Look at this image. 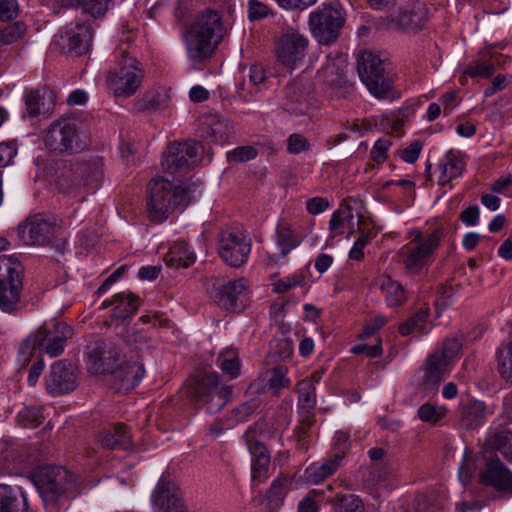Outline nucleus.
<instances>
[{
  "instance_id": "1",
  "label": "nucleus",
  "mask_w": 512,
  "mask_h": 512,
  "mask_svg": "<svg viewBox=\"0 0 512 512\" xmlns=\"http://www.w3.org/2000/svg\"><path fill=\"white\" fill-rule=\"evenodd\" d=\"M227 34L228 27L221 14L207 8L195 15L182 32L181 40L188 59L202 64L213 57Z\"/></svg>"
},
{
  "instance_id": "2",
  "label": "nucleus",
  "mask_w": 512,
  "mask_h": 512,
  "mask_svg": "<svg viewBox=\"0 0 512 512\" xmlns=\"http://www.w3.org/2000/svg\"><path fill=\"white\" fill-rule=\"evenodd\" d=\"M201 194L195 182L175 185L169 179L155 178L147 190V214L154 223L164 222L178 206L187 205Z\"/></svg>"
},
{
  "instance_id": "3",
  "label": "nucleus",
  "mask_w": 512,
  "mask_h": 512,
  "mask_svg": "<svg viewBox=\"0 0 512 512\" xmlns=\"http://www.w3.org/2000/svg\"><path fill=\"white\" fill-rule=\"evenodd\" d=\"M145 72L140 62L126 51H120V59L105 77V85L117 99L132 97L141 87Z\"/></svg>"
},
{
  "instance_id": "4",
  "label": "nucleus",
  "mask_w": 512,
  "mask_h": 512,
  "mask_svg": "<svg viewBox=\"0 0 512 512\" xmlns=\"http://www.w3.org/2000/svg\"><path fill=\"white\" fill-rule=\"evenodd\" d=\"M411 236V241L399 250L398 256L405 272L416 275L430 264L434 252L440 245L441 233L436 230L423 237L419 230H414Z\"/></svg>"
},
{
  "instance_id": "5",
  "label": "nucleus",
  "mask_w": 512,
  "mask_h": 512,
  "mask_svg": "<svg viewBox=\"0 0 512 512\" xmlns=\"http://www.w3.org/2000/svg\"><path fill=\"white\" fill-rule=\"evenodd\" d=\"M32 480L46 504L56 503L76 487L74 474L62 467H40L33 474Z\"/></svg>"
},
{
  "instance_id": "6",
  "label": "nucleus",
  "mask_w": 512,
  "mask_h": 512,
  "mask_svg": "<svg viewBox=\"0 0 512 512\" xmlns=\"http://www.w3.org/2000/svg\"><path fill=\"white\" fill-rule=\"evenodd\" d=\"M23 288V266L13 256H0V309L5 313L18 310Z\"/></svg>"
},
{
  "instance_id": "7",
  "label": "nucleus",
  "mask_w": 512,
  "mask_h": 512,
  "mask_svg": "<svg viewBox=\"0 0 512 512\" xmlns=\"http://www.w3.org/2000/svg\"><path fill=\"white\" fill-rule=\"evenodd\" d=\"M229 386L220 385L215 372L200 373L190 384V397L193 401L206 405L209 413L219 412L231 397Z\"/></svg>"
},
{
  "instance_id": "8",
  "label": "nucleus",
  "mask_w": 512,
  "mask_h": 512,
  "mask_svg": "<svg viewBox=\"0 0 512 512\" xmlns=\"http://www.w3.org/2000/svg\"><path fill=\"white\" fill-rule=\"evenodd\" d=\"M60 230L61 220L57 217L35 214L18 225L17 235L25 245L45 246L58 236Z\"/></svg>"
},
{
  "instance_id": "9",
  "label": "nucleus",
  "mask_w": 512,
  "mask_h": 512,
  "mask_svg": "<svg viewBox=\"0 0 512 512\" xmlns=\"http://www.w3.org/2000/svg\"><path fill=\"white\" fill-rule=\"evenodd\" d=\"M360 79L376 98H386L391 91V78L385 71L384 62L372 52H362L358 56Z\"/></svg>"
},
{
  "instance_id": "10",
  "label": "nucleus",
  "mask_w": 512,
  "mask_h": 512,
  "mask_svg": "<svg viewBox=\"0 0 512 512\" xmlns=\"http://www.w3.org/2000/svg\"><path fill=\"white\" fill-rule=\"evenodd\" d=\"M341 7H323L310 14L309 26L312 34L322 44L334 41L345 23Z\"/></svg>"
},
{
  "instance_id": "11",
  "label": "nucleus",
  "mask_w": 512,
  "mask_h": 512,
  "mask_svg": "<svg viewBox=\"0 0 512 512\" xmlns=\"http://www.w3.org/2000/svg\"><path fill=\"white\" fill-rule=\"evenodd\" d=\"M218 254L220 258L232 267H240L248 260L251 252V241L237 228H227L221 231L218 239Z\"/></svg>"
},
{
  "instance_id": "12",
  "label": "nucleus",
  "mask_w": 512,
  "mask_h": 512,
  "mask_svg": "<svg viewBox=\"0 0 512 512\" xmlns=\"http://www.w3.org/2000/svg\"><path fill=\"white\" fill-rule=\"evenodd\" d=\"M308 43V39L298 29L293 27L284 28L275 45L277 61L290 69H294L303 61Z\"/></svg>"
},
{
  "instance_id": "13",
  "label": "nucleus",
  "mask_w": 512,
  "mask_h": 512,
  "mask_svg": "<svg viewBox=\"0 0 512 512\" xmlns=\"http://www.w3.org/2000/svg\"><path fill=\"white\" fill-rule=\"evenodd\" d=\"M72 328L63 322H45L34 333V343L38 344V350L46 353L51 358L58 357L64 351L66 341L72 337Z\"/></svg>"
},
{
  "instance_id": "14",
  "label": "nucleus",
  "mask_w": 512,
  "mask_h": 512,
  "mask_svg": "<svg viewBox=\"0 0 512 512\" xmlns=\"http://www.w3.org/2000/svg\"><path fill=\"white\" fill-rule=\"evenodd\" d=\"M199 149L200 145L193 141L169 145L162 160L163 169L172 175L188 172L198 161Z\"/></svg>"
},
{
  "instance_id": "15",
  "label": "nucleus",
  "mask_w": 512,
  "mask_h": 512,
  "mask_svg": "<svg viewBox=\"0 0 512 512\" xmlns=\"http://www.w3.org/2000/svg\"><path fill=\"white\" fill-rule=\"evenodd\" d=\"M92 39L93 33L88 25L70 23L59 31L55 43L62 52L79 56L89 51Z\"/></svg>"
},
{
  "instance_id": "16",
  "label": "nucleus",
  "mask_w": 512,
  "mask_h": 512,
  "mask_svg": "<svg viewBox=\"0 0 512 512\" xmlns=\"http://www.w3.org/2000/svg\"><path fill=\"white\" fill-rule=\"evenodd\" d=\"M121 360L119 349L107 342H95L87 347L85 363L92 374H112Z\"/></svg>"
},
{
  "instance_id": "17",
  "label": "nucleus",
  "mask_w": 512,
  "mask_h": 512,
  "mask_svg": "<svg viewBox=\"0 0 512 512\" xmlns=\"http://www.w3.org/2000/svg\"><path fill=\"white\" fill-rule=\"evenodd\" d=\"M103 171L100 160L79 165L73 173L71 185L65 187L67 193L84 192L86 194L96 192L102 183Z\"/></svg>"
},
{
  "instance_id": "18",
  "label": "nucleus",
  "mask_w": 512,
  "mask_h": 512,
  "mask_svg": "<svg viewBox=\"0 0 512 512\" xmlns=\"http://www.w3.org/2000/svg\"><path fill=\"white\" fill-rule=\"evenodd\" d=\"M45 145L53 151H71L77 146V128L74 121L62 119L53 122L45 135Z\"/></svg>"
},
{
  "instance_id": "19",
  "label": "nucleus",
  "mask_w": 512,
  "mask_h": 512,
  "mask_svg": "<svg viewBox=\"0 0 512 512\" xmlns=\"http://www.w3.org/2000/svg\"><path fill=\"white\" fill-rule=\"evenodd\" d=\"M152 503L155 512H186L179 489L164 478L159 480L153 491Z\"/></svg>"
},
{
  "instance_id": "20",
  "label": "nucleus",
  "mask_w": 512,
  "mask_h": 512,
  "mask_svg": "<svg viewBox=\"0 0 512 512\" xmlns=\"http://www.w3.org/2000/svg\"><path fill=\"white\" fill-rule=\"evenodd\" d=\"M429 18V8L423 2L417 1L401 8L397 15H392L390 21L394 28L404 31H418L424 27Z\"/></svg>"
},
{
  "instance_id": "21",
  "label": "nucleus",
  "mask_w": 512,
  "mask_h": 512,
  "mask_svg": "<svg viewBox=\"0 0 512 512\" xmlns=\"http://www.w3.org/2000/svg\"><path fill=\"white\" fill-rule=\"evenodd\" d=\"M301 243L292 226L287 222H279L275 233V244L278 253L268 256L269 266H282L286 263L287 255Z\"/></svg>"
},
{
  "instance_id": "22",
  "label": "nucleus",
  "mask_w": 512,
  "mask_h": 512,
  "mask_svg": "<svg viewBox=\"0 0 512 512\" xmlns=\"http://www.w3.org/2000/svg\"><path fill=\"white\" fill-rule=\"evenodd\" d=\"M480 481L498 491L512 494V473L499 459H491L480 473Z\"/></svg>"
},
{
  "instance_id": "23",
  "label": "nucleus",
  "mask_w": 512,
  "mask_h": 512,
  "mask_svg": "<svg viewBox=\"0 0 512 512\" xmlns=\"http://www.w3.org/2000/svg\"><path fill=\"white\" fill-rule=\"evenodd\" d=\"M46 388L52 394H64L76 388V376L63 362L58 361L51 367L46 379Z\"/></svg>"
},
{
  "instance_id": "24",
  "label": "nucleus",
  "mask_w": 512,
  "mask_h": 512,
  "mask_svg": "<svg viewBox=\"0 0 512 512\" xmlns=\"http://www.w3.org/2000/svg\"><path fill=\"white\" fill-rule=\"evenodd\" d=\"M144 374L142 364L120 360L111 376L118 390H130L139 384Z\"/></svg>"
},
{
  "instance_id": "25",
  "label": "nucleus",
  "mask_w": 512,
  "mask_h": 512,
  "mask_svg": "<svg viewBox=\"0 0 512 512\" xmlns=\"http://www.w3.org/2000/svg\"><path fill=\"white\" fill-rule=\"evenodd\" d=\"M422 386L426 392L434 391L449 371V365L438 354H431L423 366Z\"/></svg>"
},
{
  "instance_id": "26",
  "label": "nucleus",
  "mask_w": 512,
  "mask_h": 512,
  "mask_svg": "<svg viewBox=\"0 0 512 512\" xmlns=\"http://www.w3.org/2000/svg\"><path fill=\"white\" fill-rule=\"evenodd\" d=\"M466 163L459 153L453 151L447 152L438 164L440 171L438 177V184L441 186L449 185L452 188L451 182L462 176L465 170Z\"/></svg>"
},
{
  "instance_id": "27",
  "label": "nucleus",
  "mask_w": 512,
  "mask_h": 512,
  "mask_svg": "<svg viewBox=\"0 0 512 512\" xmlns=\"http://www.w3.org/2000/svg\"><path fill=\"white\" fill-rule=\"evenodd\" d=\"M109 306L113 307L112 318L114 320L124 321L137 311L139 302L134 294L130 292H120L115 294L110 301H104L101 304V309Z\"/></svg>"
},
{
  "instance_id": "28",
  "label": "nucleus",
  "mask_w": 512,
  "mask_h": 512,
  "mask_svg": "<svg viewBox=\"0 0 512 512\" xmlns=\"http://www.w3.org/2000/svg\"><path fill=\"white\" fill-rule=\"evenodd\" d=\"M342 459L341 454H335L322 462L311 464L304 472L305 481L314 485L320 484L339 469Z\"/></svg>"
},
{
  "instance_id": "29",
  "label": "nucleus",
  "mask_w": 512,
  "mask_h": 512,
  "mask_svg": "<svg viewBox=\"0 0 512 512\" xmlns=\"http://www.w3.org/2000/svg\"><path fill=\"white\" fill-rule=\"evenodd\" d=\"M28 501L20 487L0 484V512H26Z\"/></svg>"
},
{
  "instance_id": "30",
  "label": "nucleus",
  "mask_w": 512,
  "mask_h": 512,
  "mask_svg": "<svg viewBox=\"0 0 512 512\" xmlns=\"http://www.w3.org/2000/svg\"><path fill=\"white\" fill-rule=\"evenodd\" d=\"M290 485L291 481L286 476L281 475L273 480L263 498V505L267 512H275L282 506Z\"/></svg>"
},
{
  "instance_id": "31",
  "label": "nucleus",
  "mask_w": 512,
  "mask_h": 512,
  "mask_svg": "<svg viewBox=\"0 0 512 512\" xmlns=\"http://www.w3.org/2000/svg\"><path fill=\"white\" fill-rule=\"evenodd\" d=\"M170 102V88L155 86L147 90L137 101L140 110L156 111L168 107Z\"/></svg>"
},
{
  "instance_id": "32",
  "label": "nucleus",
  "mask_w": 512,
  "mask_h": 512,
  "mask_svg": "<svg viewBox=\"0 0 512 512\" xmlns=\"http://www.w3.org/2000/svg\"><path fill=\"white\" fill-rule=\"evenodd\" d=\"M98 441L108 449H129L132 446L131 437L123 424L99 434Z\"/></svg>"
},
{
  "instance_id": "33",
  "label": "nucleus",
  "mask_w": 512,
  "mask_h": 512,
  "mask_svg": "<svg viewBox=\"0 0 512 512\" xmlns=\"http://www.w3.org/2000/svg\"><path fill=\"white\" fill-rule=\"evenodd\" d=\"M164 261L174 268H187L195 261V254L184 241L175 242L165 254Z\"/></svg>"
},
{
  "instance_id": "34",
  "label": "nucleus",
  "mask_w": 512,
  "mask_h": 512,
  "mask_svg": "<svg viewBox=\"0 0 512 512\" xmlns=\"http://www.w3.org/2000/svg\"><path fill=\"white\" fill-rule=\"evenodd\" d=\"M377 282L389 307H397L405 302V290L398 281L393 280L390 276L382 275Z\"/></svg>"
},
{
  "instance_id": "35",
  "label": "nucleus",
  "mask_w": 512,
  "mask_h": 512,
  "mask_svg": "<svg viewBox=\"0 0 512 512\" xmlns=\"http://www.w3.org/2000/svg\"><path fill=\"white\" fill-rule=\"evenodd\" d=\"M202 128L206 135L216 143H223L228 140L232 127L229 121L218 115H213L203 122Z\"/></svg>"
},
{
  "instance_id": "36",
  "label": "nucleus",
  "mask_w": 512,
  "mask_h": 512,
  "mask_svg": "<svg viewBox=\"0 0 512 512\" xmlns=\"http://www.w3.org/2000/svg\"><path fill=\"white\" fill-rule=\"evenodd\" d=\"M486 414V406L482 401L471 400L462 407V424L467 429H475L484 423Z\"/></svg>"
},
{
  "instance_id": "37",
  "label": "nucleus",
  "mask_w": 512,
  "mask_h": 512,
  "mask_svg": "<svg viewBox=\"0 0 512 512\" xmlns=\"http://www.w3.org/2000/svg\"><path fill=\"white\" fill-rule=\"evenodd\" d=\"M271 280L272 291L282 294L298 287H304L307 283V274L302 270H298L287 277L279 278L278 274L275 273L271 276Z\"/></svg>"
},
{
  "instance_id": "38",
  "label": "nucleus",
  "mask_w": 512,
  "mask_h": 512,
  "mask_svg": "<svg viewBox=\"0 0 512 512\" xmlns=\"http://www.w3.org/2000/svg\"><path fill=\"white\" fill-rule=\"evenodd\" d=\"M246 288L247 282L243 278L228 282L220 290V302L226 308L235 310L237 308V300L242 296Z\"/></svg>"
},
{
  "instance_id": "39",
  "label": "nucleus",
  "mask_w": 512,
  "mask_h": 512,
  "mask_svg": "<svg viewBox=\"0 0 512 512\" xmlns=\"http://www.w3.org/2000/svg\"><path fill=\"white\" fill-rule=\"evenodd\" d=\"M487 442L492 448L500 451L508 461L512 462V427L491 432Z\"/></svg>"
},
{
  "instance_id": "40",
  "label": "nucleus",
  "mask_w": 512,
  "mask_h": 512,
  "mask_svg": "<svg viewBox=\"0 0 512 512\" xmlns=\"http://www.w3.org/2000/svg\"><path fill=\"white\" fill-rule=\"evenodd\" d=\"M329 503L332 512H365L363 501L355 494L338 493Z\"/></svg>"
},
{
  "instance_id": "41",
  "label": "nucleus",
  "mask_w": 512,
  "mask_h": 512,
  "mask_svg": "<svg viewBox=\"0 0 512 512\" xmlns=\"http://www.w3.org/2000/svg\"><path fill=\"white\" fill-rule=\"evenodd\" d=\"M429 308H421L410 319L402 323L399 332L402 336H407L413 332L425 334L429 330Z\"/></svg>"
},
{
  "instance_id": "42",
  "label": "nucleus",
  "mask_w": 512,
  "mask_h": 512,
  "mask_svg": "<svg viewBox=\"0 0 512 512\" xmlns=\"http://www.w3.org/2000/svg\"><path fill=\"white\" fill-rule=\"evenodd\" d=\"M46 99L52 100V93L47 89L32 90L26 94V110L30 117H35L46 110Z\"/></svg>"
},
{
  "instance_id": "43",
  "label": "nucleus",
  "mask_w": 512,
  "mask_h": 512,
  "mask_svg": "<svg viewBox=\"0 0 512 512\" xmlns=\"http://www.w3.org/2000/svg\"><path fill=\"white\" fill-rule=\"evenodd\" d=\"M217 364L230 379H235L240 374V359L234 348H227L221 352L217 358Z\"/></svg>"
},
{
  "instance_id": "44",
  "label": "nucleus",
  "mask_w": 512,
  "mask_h": 512,
  "mask_svg": "<svg viewBox=\"0 0 512 512\" xmlns=\"http://www.w3.org/2000/svg\"><path fill=\"white\" fill-rule=\"evenodd\" d=\"M67 5L81 7L94 18L105 15L112 0H63Z\"/></svg>"
},
{
  "instance_id": "45",
  "label": "nucleus",
  "mask_w": 512,
  "mask_h": 512,
  "mask_svg": "<svg viewBox=\"0 0 512 512\" xmlns=\"http://www.w3.org/2000/svg\"><path fill=\"white\" fill-rule=\"evenodd\" d=\"M497 363L500 375L512 382V340L497 350Z\"/></svg>"
},
{
  "instance_id": "46",
  "label": "nucleus",
  "mask_w": 512,
  "mask_h": 512,
  "mask_svg": "<svg viewBox=\"0 0 512 512\" xmlns=\"http://www.w3.org/2000/svg\"><path fill=\"white\" fill-rule=\"evenodd\" d=\"M43 420L42 407L37 405L23 407L17 415V422L25 428L37 427Z\"/></svg>"
},
{
  "instance_id": "47",
  "label": "nucleus",
  "mask_w": 512,
  "mask_h": 512,
  "mask_svg": "<svg viewBox=\"0 0 512 512\" xmlns=\"http://www.w3.org/2000/svg\"><path fill=\"white\" fill-rule=\"evenodd\" d=\"M27 32L24 22L17 21L0 30V45H11L23 39Z\"/></svg>"
},
{
  "instance_id": "48",
  "label": "nucleus",
  "mask_w": 512,
  "mask_h": 512,
  "mask_svg": "<svg viewBox=\"0 0 512 512\" xmlns=\"http://www.w3.org/2000/svg\"><path fill=\"white\" fill-rule=\"evenodd\" d=\"M353 219V214L350 209H338L331 215L329 221V231L332 238L340 236L344 233L346 222Z\"/></svg>"
},
{
  "instance_id": "49",
  "label": "nucleus",
  "mask_w": 512,
  "mask_h": 512,
  "mask_svg": "<svg viewBox=\"0 0 512 512\" xmlns=\"http://www.w3.org/2000/svg\"><path fill=\"white\" fill-rule=\"evenodd\" d=\"M311 150V143L309 139L301 133H292L286 140V151L291 155H298L300 153L308 152Z\"/></svg>"
},
{
  "instance_id": "50",
  "label": "nucleus",
  "mask_w": 512,
  "mask_h": 512,
  "mask_svg": "<svg viewBox=\"0 0 512 512\" xmlns=\"http://www.w3.org/2000/svg\"><path fill=\"white\" fill-rule=\"evenodd\" d=\"M447 409L443 406H435L430 403L421 405L417 411L418 417L423 422L436 423L445 417Z\"/></svg>"
},
{
  "instance_id": "51",
  "label": "nucleus",
  "mask_w": 512,
  "mask_h": 512,
  "mask_svg": "<svg viewBox=\"0 0 512 512\" xmlns=\"http://www.w3.org/2000/svg\"><path fill=\"white\" fill-rule=\"evenodd\" d=\"M375 236L376 233L372 230H360V236L354 242L349 252V257L353 260H361L364 256L363 249Z\"/></svg>"
},
{
  "instance_id": "52",
  "label": "nucleus",
  "mask_w": 512,
  "mask_h": 512,
  "mask_svg": "<svg viewBox=\"0 0 512 512\" xmlns=\"http://www.w3.org/2000/svg\"><path fill=\"white\" fill-rule=\"evenodd\" d=\"M298 391L300 403L306 408H313L316 404L315 387L311 380L305 379L299 382Z\"/></svg>"
},
{
  "instance_id": "53",
  "label": "nucleus",
  "mask_w": 512,
  "mask_h": 512,
  "mask_svg": "<svg viewBox=\"0 0 512 512\" xmlns=\"http://www.w3.org/2000/svg\"><path fill=\"white\" fill-rule=\"evenodd\" d=\"M476 459L471 452L466 451L461 466L459 467V479L463 484L470 481L476 471Z\"/></svg>"
},
{
  "instance_id": "54",
  "label": "nucleus",
  "mask_w": 512,
  "mask_h": 512,
  "mask_svg": "<svg viewBox=\"0 0 512 512\" xmlns=\"http://www.w3.org/2000/svg\"><path fill=\"white\" fill-rule=\"evenodd\" d=\"M289 385L290 380L286 377V369L283 367L274 368L269 378V388L273 390V393L276 394Z\"/></svg>"
},
{
  "instance_id": "55",
  "label": "nucleus",
  "mask_w": 512,
  "mask_h": 512,
  "mask_svg": "<svg viewBox=\"0 0 512 512\" xmlns=\"http://www.w3.org/2000/svg\"><path fill=\"white\" fill-rule=\"evenodd\" d=\"M270 459L251 460V477L253 482L263 483L269 476Z\"/></svg>"
},
{
  "instance_id": "56",
  "label": "nucleus",
  "mask_w": 512,
  "mask_h": 512,
  "mask_svg": "<svg viewBox=\"0 0 512 512\" xmlns=\"http://www.w3.org/2000/svg\"><path fill=\"white\" fill-rule=\"evenodd\" d=\"M257 150L252 146H241L228 152L229 161L245 162L254 159L257 156Z\"/></svg>"
},
{
  "instance_id": "57",
  "label": "nucleus",
  "mask_w": 512,
  "mask_h": 512,
  "mask_svg": "<svg viewBox=\"0 0 512 512\" xmlns=\"http://www.w3.org/2000/svg\"><path fill=\"white\" fill-rule=\"evenodd\" d=\"M36 349H38V344L34 343V337L31 334L20 345L18 361L22 363V365L28 364Z\"/></svg>"
},
{
  "instance_id": "58",
  "label": "nucleus",
  "mask_w": 512,
  "mask_h": 512,
  "mask_svg": "<svg viewBox=\"0 0 512 512\" xmlns=\"http://www.w3.org/2000/svg\"><path fill=\"white\" fill-rule=\"evenodd\" d=\"M460 347L461 344L457 339H448L445 341L442 351L434 354H438L439 358L444 359L450 365V362L458 355Z\"/></svg>"
},
{
  "instance_id": "59",
  "label": "nucleus",
  "mask_w": 512,
  "mask_h": 512,
  "mask_svg": "<svg viewBox=\"0 0 512 512\" xmlns=\"http://www.w3.org/2000/svg\"><path fill=\"white\" fill-rule=\"evenodd\" d=\"M391 145V139L388 137L378 139L371 150V158L378 164L383 163L386 160V152Z\"/></svg>"
},
{
  "instance_id": "60",
  "label": "nucleus",
  "mask_w": 512,
  "mask_h": 512,
  "mask_svg": "<svg viewBox=\"0 0 512 512\" xmlns=\"http://www.w3.org/2000/svg\"><path fill=\"white\" fill-rule=\"evenodd\" d=\"M19 14V3L17 0H0V21H9Z\"/></svg>"
},
{
  "instance_id": "61",
  "label": "nucleus",
  "mask_w": 512,
  "mask_h": 512,
  "mask_svg": "<svg viewBox=\"0 0 512 512\" xmlns=\"http://www.w3.org/2000/svg\"><path fill=\"white\" fill-rule=\"evenodd\" d=\"M271 13L268 5L258 0L249 2L248 16L250 20H260L267 17Z\"/></svg>"
},
{
  "instance_id": "62",
  "label": "nucleus",
  "mask_w": 512,
  "mask_h": 512,
  "mask_svg": "<svg viewBox=\"0 0 512 512\" xmlns=\"http://www.w3.org/2000/svg\"><path fill=\"white\" fill-rule=\"evenodd\" d=\"M387 322V318L382 315H377L372 318L364 327L362 333L358 336L359 339H366L374 335L381 329Z\"/></svg>"
},
{
  "instance_id": "63",
  "label": "nucleus",
  "mask_w": 512,
  "mask_h": 512,
  "mask_svg": "<svg viewBox=\"0 0 512 512\" xmlns=\"http://www.w3.org/2000/svg\"><path fill=\"white\" fill-rule=\"evenodd\" d=\"M322 494L319 490H311L306 497H304L299 505L298 512H318L319 506L315 501V497Z\"/></svg>"
},
{
  "instance_id": "64",
  "label": "nucleus",
  "mask_w": 512,
  "mask_h": 512,
  "mask_svg": "<svg viewBox=\"0 0 512 512\" xmlns=\"http://www.w3.org/2000/svg\"><path fill=\"white\" fill-rule=\"evenodd\" d=\"M249 83L255 87L264 84L267 80L265 68L261 64H253L249 67Z\"/></svg>"
}]
</instances>
